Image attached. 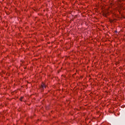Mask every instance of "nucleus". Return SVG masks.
<instances>
[{
	"label": "nucleus",
	"instance_id": "nucleus-2",
	"mask_svg": "<svg viewBox=\"0 0 125 125\" xmlns=\"http://www.w3.org/2000/svg\"><path fill=\"white\" fill-rule=\"evenodd\" d=\"M22 99H23V97H21V99H20L21 101H22Z\"/></svg>",
	"mask_w": 125,
	"mask_h": 125
},
{
	"label": "nucleus",
	"instance_id": "nucleus-1",
	"mask_svg": "<svg viewBox=\"0 0 125 125\" xmlns=\"http://www.w3.org/2000/svg\"><path fill=\"white\" fill-rule=\"evenodd\" d=\"M42 88H44V87H45V84H44L43 83H42Z\"/></svg>",
	"mask_w": 125,
	"mask_h": 125
}]
</instances>
